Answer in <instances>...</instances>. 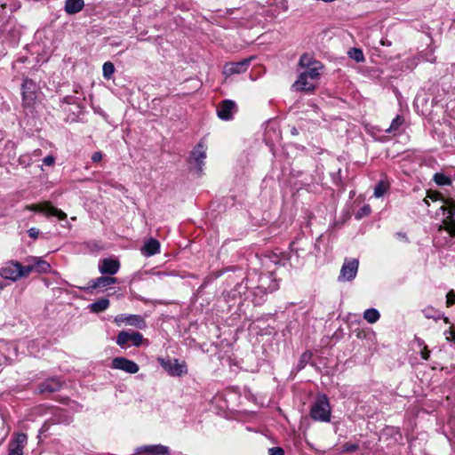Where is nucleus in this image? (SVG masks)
Listing matches in <instances>:
<instances>
[{
  "label": "nucleus",
  "mask_w": 455,
  "mask_h": 455,
  "mask_svg": "<svg viewBox=\"0 0 455 455\" xmlns=\"http://www.w3.org/2000/svg\"><path fill=\"white\" fill-rule=\"evenodd\" d=\"M22 107L30 112L36 108L40 101V89L35 81L29 78L24 79L21 84Z\"/></svg>",
  "instance_id": "obj_1"
},
{
  "label": "nucleus",
  "mask_w": 455,
  "mask_h": 455,
  "mask_svg": "<svg viewBox=\"0 0 455 455\" xmlns=\"http://www.w3.org/2000/svg\"><path fill=\"white\" fill-rule=\"evenodd\" d=\"M31 273V268L21 265L18 261H9L2 267L0 275L4 279L16 281L21 277H26Z\"/></svg>",
  "instance_id": "obj_2"
},
{
  "label": "nucleus",
  "mask_w": 455,
  "mask_h": 455,
  "mask_svg": "<svg viewBox=\"0 0 455 455\" xmlns=\"http://www.w3.org/2000/svg\"><path fill=\"white\" fill-rule=\"evenodd\" d=\"M440 210L443 211V219L441 229H445L451 236H455V200L449 198L445 200Z\"/></svg>",
  "instance_id": "obj_3"
},
{
  "label": "nucleus",
  "mask_w": 455,
  "mask_h": 455,
  "mask_svg": "<svg viewBox=\"0 0 455 455\" xmlns=\"http://www.w3.org/2000/svg\"><path fill=\"white\" fill-rule=\"evenodd\" d=\"M310 415L313 419L323 422L330 421L331 407L326 395L317 398L311 407Z\"/></svg>",
  "instance_id": "obj_4"
},
{
  "label": "nucleus",
  "mask_w": 455,
  "mask_h": 455,
  "mask_svg": "<svg viewBox=\"0 0 455 455\" xmlns=\"http://www.w3.org/2000/svg\"><path fill=\"white\" fill-rule=\"evenodd\" d=\"M258 284L255 286L253 293L260 291L263 294L273 292L278 289V284L275 282L272 273L262 274L258 276Z\"/></svg>",
  "instance_id": "obj_5"
},
{
  "label": "nucleus",
  "mask_w": 455,
  "mask_h": 455,
  "mask_svg": "<svg viewBox=\"0 0 455 455\" xmlns=\"http://www.w3.org/2000/svg\"><path fill=\"white\" fill-rule=\"evenodd\" d=\"M206 158V148L202 142L198 143L197 146L193 149L189 157V164L194 166L200 175L203 172L204 165V159Z\"/></svg>",
  "instance_id": "obj_6"
},
{
  "label": "nucleus",
  "mask_w": 455,
  "mask_h": 455,
  "mask_svg": "<svg viewBox=\"0 0 455 455\" xmlns=\"http://www.w3.org/2000/svg\"><path fill=\"white\" fill-rule=\"evenodd\" d=\"M142 341L143 336L138 331L129 332L122 331L116 337V344L121 347H125L128 342H132L135 347H140L142 344Z\"/></svg>",
  "instance_id": "obj_7"
},
{
  "label": "nucleus",
  "mask_w": 455,
  "mask_h": 455,
  "mask_svg": "<svg viewBox=\"0 0 455 455\" xmlns=\"http://www.w3.org/2000/svg\"><path fill=\"white\" fill-rule=\"evenodd\" d=\"M27 443L28 435L26 434H16L9 443L7 455H23V449Z\"/></svg>",
  "instance_id": "obj_8"
},
{
  "label": "nucleus",
  "mask_w": 455,
  "mask_h": 455,
  "mask_svg": "<svg viewBox=\"0 0 455 455\" xmlns=\"http://www.w3.org/2000/svg\"><path fill=\"white\" fill-rule=\"evenodd\" d=\"M359 262L355 259H346L343 263L339 280L351 281L353 280L357 273Z\"/></svg>",
  "instance_id": "obj_9"
},
{
  "label": "nucleus",
  "mask_w": 455,
  "mask_h": 455,
  "mask_svg": "<svg viewBox=\"0 0 455 455\" xmlns=\"http://www.w3.org/2000/svg\"><path fill=\"white\" fill-rule=\"evenodd\" d=\"M161 365L171 376L180 377L188 371L186 364L180 363L177 359L161 360Z\"/></svg>",
  "instance_id": "obj_10"
},
{
  "label": "nucleus",
  "mask_w": 455,
  "mask_h": 455,
  "mask_svg": "<svg viewBox=\"0 0 455 455\" xmlns=\"http://www.w3.org/2000/svg\"><path fill=\"white\" fill-rule=\"evenodd\" d=\"M253 59H254V57H250V58L243 59L238 62L227 63L224 66V69H223L224 75L232 76L235 74L244 73L248 69L250 63H251V60H253Z\"/></svg>",
  "instance_id": "obj_11"
},
{
  "label": "nucleus",
  "mask_w": 455,
  "mask_h": 455,
  "mask_svg": "<svg viewBox=\"0 0 455 455\" xmlns=\"http://www.w3.org/2000/svg\"><path fill=\"white\" fill-rule=\"evenodd\" d=\"M112 368L121 370L124 372L134 374L140 370L139 365L130 359L125 357H116L112 361Z\"/></svg>",
  "instance_id": "obj_12"
},
{
  "label": "nucleus",
  "mask_w": 455,
  "mask_h": 455,
  "mask_svg": "<svg viewBox=\"0 0 455 455\" xmlns=\"http://www.w3.org/2000/svg\"><path fill=\"white\" fill-rule=\"evenodd\" d=\"M32 211L40 212L45 214L46 216H55L60 220H64L67 219V214L61 210L54 207L50 203H44L40 204H34L30 207Z\"/></svg>",
  "instance_id": "obj_13"
},
{
  "label": "nucleus",
  "mask_w": 455,
  "mask_h": 455,
  "mask_svg": "<svg viewBox=\"0 0 455 455\" xmlns=\"http://www.w3.org/2000/svg\"><path fill=\"white\" fill-rule=\"evenodd\" d=\"M236 111V105L231 100H223L218 109V116L222 120H230L233 118V114Z\"/></svg>",
  "instance_id": "obj_14"
},
{
  "label": "nucleus",
  "mask_w": 455,
  "mask_h": 455,
  "mask_svg": "<svg viewBox=\"0 0 455 455\" xmlns=\"http://www.w3.org/2000/svg\"><path fill=\"white\" fill-rule=\"evenodd\" d=\"M62 387V382L57 378L47 379L38 386L40 394H51L59 391Z\"/></svg>",
  "instance_id": "obj_15"
},
{
  "label": "nucleus",
  "mask_w": 455,
  "mask_h": 455,
  "mask_svg": "<svg viewBox=\"0 0 455 455\" xmlns=\"http://www.w3.org/2000/svg\"><path fill=\"white\" fill-rule=\"evenodd\" d=\"M26 262L28 263L26 267H29L31 272L47 273L51 269V266L48 262L37 257H29L26 259Z\"/></svg>",
  "instance_id": "obj_16"
},
{
  "label": "nucleus",
  "mask_w": 455,
  "mask_h": 455,
  "mask_svg": "<svg viewBox=\"0 0 455 455\" xmlns=\"http://www.w3.org/2000/svg\"><path fill=\"white\" fill-rule=\"evenodd\" d=\"M120 268V263L117 259H104L99 265V270L103 275H115Z\"/></svg>",
  "instance_id": "obj_17"
},
{
  "label": "nucleus",
  "mask_w": 455,
  "mask_h": 455,
  "mask_svg": "<svg viewBox=\"0 0 455 455\" xmlns=\"http://www.w3.org/2000/svg\"><path fill=\"white\" fill-rule=\"evenodd\" d=\"M147 452L148 455H167L170 450L162 444L144 445L137 449V453Z\"/></svg>",
  "instance_id": "obj_18"
},
{
  "label": "nucleus",
  "mask_w": 455,
  "mask_h": 455,
  "mask_svg": "<svg viewBox=\"0 0 455 455\" xmlns=\"http://www.w3.org/2000/svg\"><path fill=\"white\" fill-rule=\"evenodd\" d=\"M160 243L155 239H148L140 249L141 254L145 257H151L160 252Z\"/></svg>",
  "instance_id": "obj_19"
},
{
  "label": "nucleus",
  "mask_w": 455,
  "mask_h": 455,
  "mask_svg": "<svg viewBox=\"0 0 455 455\" xmlns=\"http://www.w3.org/2000/svg\"><path fill=\"white\" fill-rule=\"evenodd\" d=\"M116 283H117V279L116 277L100 276V277L92 279L91 281V285L89 287H87V288L81 287L80 289L87 291L90 289H96V288H100V287H108V286H110Z\"/></svg>",
  "instance_id": "obj_20"
},
{
  "label": "nucleus",
  "mask_w": 455,
  "mask_h": 455,
  "mask_svg": "<svg viewBox=\"0 0 455 455\" xmlns=\"http://www.w3.org/2000/svg\"><path fill=\"white\" fill-rule=\"evenodd\" d=\"M315 86L316 84L315 82L309 80L302 74L299 76L297 81L293 84V87H295L296 90L303 92H312L315 90Z\"/></svg>",
  "instance_id": "obj_21"
},
{
  "label": "nucleus",
  "mask_w": 455,
  "mask_h": 455,
  "mask_svg": "<svg viewBox=\"0 0 455 455\" xmlns=\"http://www.w3.org/2000/svg\"><path fill=\"white\" fill-rule=\"evenodd\" d=\"M84 6V0H66L64 9L68 14L73 15L82 11Z\"/></svg>",
  "instance_id": "obj_22"
},
{
  "label": "nucleus",
  "mask_w": 455,
  "mask_h": 455,
  "mask_svg": "<svg viewBox=\"0 0 455 455\" xmlns=\"http://www.w3.org/2000/svg\"><path fill=\"white\" fill-rule=\"evenodd\" d=\"M252 279H248L246 283V288L249 290V293L252 296V301L255 305H260L264 302V297L267 294H263L260 291H258L257 293H253L255 286L252 283Z\"/></svg>",
  "instance_id": "obj_23"
},
{
  "label": "nucleus",
  "mask_w": 455,
  "mask_h": 455,
  "mask_svg": "<svg viewBox=\"0 0 455 455\" xmlns=\"http://www.w3.org/2000/svg\"><path fill=\"white\" fill-rule=\"evenodd\" d=\"M323 68L321 63H315L313 67L307 68V69L301 74L313 82H316L320 76L319 70Z\"/></svg>",
  "instance_id": "obj_24"
},
{
  "label": "nucleus",
  "mask_w": 455,
  "mask_h": 455,
  "mask_svg": "<svg viewBox=\"0 0 455 455\" xmlns=\"http://www.w3.org/2000/svg\"><path fill=\"white\" fill-rule=\"evenodd\" d=\"M126 324L134 326L138 329L146 328L147 324L143 317L140 315H128Z\"/></svg>",
  "instance_id": "obj_25"
},
{
  "label": "nucleus",
  "mask_w": 455,
  "mask_h": 455,
  "mask_svg": "<svg viewBox=\"0 0 455 455\" xmlns=\"http://www.w3.org/2000/svg\"><path fill=\"white\" fill-rule=\"evenodd\" d=\"M109 307V299L101 298L89 306V308L93 313H100L105 311Z\"/></svg>",
  "instance_id": "obj_26"
},
{
  "label": "nucleus",
  "mask_w": 455,
  "mask_h": 455,
  "mask_svg": "<svg viewBox=\"0 0 455 455\" xmlns=\"http://www.w3.org/2000/svg\"><path fill=\"white\" fill-rule=\"evenodd\" d=\"M380 317L379 312L375 308L366 309L363 313V318L370 323H376Z\"/></svg>",
  "instance_id": "obj_27"
},
{
  "label": "nucleus",
  "mask_w": 455,
  "mask_h": 455,
  "mask_svg": "<svg viewBox=\"0 0 455 455\" xmlns=\"http://www.w3.org/2000/svg\"><path fill=\"white\" fill-rule=\"evenodd\" d=\"M433 180L438 186H448L451 184V178L440 172L435 173Z\"/></svg>",
  "instance_id": "obj_28"
},
{
  "label": "nucleus",
  "mask_w": 455,
  "mask_h": 455,
  "mask_svg": "<svg viewBox=\"0 0 455 455\" xmlns=\"http://www.w3.org/2000/svg\"><path fill=\"white\" fill-rule=\"evenodd\" d=\"M315 63H319L318 61L315 60L310 55L308 54H303L299 60V65L301 67V68H310V67H313L314 64Z\"/></svg>",
  "instance_id": "obj_29"
},
{
  "label": "nucleus",
  "mask_w": 455,
  "mask_h": 455,
  "mask_svg": "<svg viewBox=\"0 0 455 455\" xmlns=\"http://www.w3.org/2000/svg\"><path fill=\"white\" fill-rule=\"evenodd\" d=\"M403 122V117H402L401 116H396V117L393 119L390 126L386 130V132L391 133L398 131V129L401 127Z\"/></svg>",
  "instance_id": "obj_30"
},
{
  "label": "nucleus",
  "mask_w": 455,
  "mask_h": 455,
  "mask_svg": "<svg viewBox=\"0 0 455 455\" xmlns=\"http://www.w3.org/2000/svg\"><path fill=\"white\" fill-rule=\"evenodd\" d=\"M348 56L355 60L356 62H363L364 60L363 51L358 48L350 49L348 51Z\"/></svg>",
  "instance_id": "obj_31"
},
{
  "label": "nucleus",
  "mask_w": 455,
  "mask_h": 455,
  "mask_svg": "<svg viewBox=\"0 0 455 455\" xmlns=\"http://www.w3.org/2000/svg\"><path fill=\"white\" fill-rule=\"evenodd\" d=\"M102 72H103V76L106 79L111 78V76H113L114 72H115L114 64L110 61L105 62L102 67Z\"/></svg>",
  "instance_id": "obj_32"
},
{
  "label": "nucleus",
  "mask_w": 455,
  "mask_h": 455,
  "mask_svg": "<svg viewBox=\"0 0 455 455\" xmlns=\"http://www.w3.org/2000/svg\"><path fill=\"white\" fill-rule=\"evenodd\" d=\"M312 357L311 352H305L300 355L299 363H298V370L300 371L305 368V366L307 364V363L310 361Z\"/></svg>",
  "instance_id": "obj_33"
},
{
  "label": "nucleus",
  "mask_w": 455,
  "mask_h": 455,
  "mask_svg": "<svg viewBox=\"0 0 455 455\" xmlns=\"http://www.w3.org/2000/svg\"><path fill=\"white\" fill-rule=\"evenodd\" d=\"M359 449V445L357 443H346L342 445L340 454L344 453H353Z\"/></svg>",
  "instance_id": "obj_34"
},
{
  "label": "nucleus",
  "mask_w": 455,
  "mask_h": 455,
  "mask_svg": "<svg viewBox=\"0 0 455 455\" xmlns=\"http://www.w3.org/2000/svg\"><path fill=\"white\" fill-rule=\"evenodd\" d=\"M80 101H81L80 97L71 96V95L66 96L62 100V102L67 103V104H76V105H77L78 108H80L79 107Z\"/></svg>",
  "instance_id": "obj_35"
},
{
  "label": "nucleus",
  "mask_w": 455,
  "mask_h": 455,
  "mask_svg": "<svg viewBox=\"0 0 455 455\" xmlns=\"http://www.w3.org/2000/svg\"><path fill=\"white\" fill-rule=\"evenodd\" d=\"M387 186L383 182H379L374 188V196L376 197H380L386 192Z\"/></svg>",
  "instance_id": "obj_36"
},
{
  "label": "nucleus",
  "mask_w": 455,
  "mask_h": 455,
  "mask_svg": "<svg viewBox=\"0 0 455 455\" xmlns=\"http://www.w3.org/2000/svg\"><path fill=\"white\" fill-rule=\"evenodd\" d=\"M418 343H419V347L423 346V349L421 351V357H422V359L428 360L429 359L430 351L427 349V347L426 345H424V342L421 339H418Z\"/></svg>",
  "instance_id": "obj_37"
},
{
  "label": "nucleus",
  "mask_w": 455,
  "mask_h": 455,
  "mask_svg": "<svg viewBox=\"0 0 455 455\" xmlns=\"http://www.w3.org/2000/svg\"><path fill=\"white\" fill-rule=\"evenodd\" d=\"M447 307H451V305L455 304V292L453 291H450L447 293Z\"/></svg>",
  "instance_id": "obj_38"
},
{
  "label": "nucleus",
  "mask_w": 455,
  "mask_h": 455,
  "mask_svg": "<svg viewBox=\"0 0 455 455\" xmlns=\"http://www.w3.org/2000/svg\"><path fill=\"white\" fill-rule=\"evenodd\" d=\"M268 455H284V451L281 447H273L268 450Z\"/></svg>",
  "instance_id": "obj_39"
},
{
  "label": "nucleus",
  "mask_w": 455,
  "mask_h": 455,
  "mask_svg": "<svg viewBox=\"0 0 455 455\" xmlns=\"http://www.w3.org/2000/svg\"><path fill=\"white\" fill-rule=\"evenodd\" d=\"M424 315L427 318H435L436 311L433 307L424 309Z\"/></svg>",
  "instance_id": "obj_40"
},
{
  "label": "nucleus",
  "mask_w": 455,
  "mask_h": 455,
  "mask_svg": "<svg viewBox=\"0 0 455 455\" xmlns=\"http://www.w3.org/2000/svg\"><path fill=\"white\" fill-rule=\"evenodd\" d=\"M444 334L446 335V339L451 340V339L455 343V330L453 327H451L450 330L445 331Z\"/></svg>",
  "instance_id": "obj_41"
},
{
  "label": "nucleus",
  "mask_w": 455,
  "mask_h": 455,
  "mask_svg": "<svg viewBox=\"0 0 455 455\" xmlns=\"http://www.w3.org/2000/svg\"><path fill=\"white\" fill-rule=\"evenodd\" d=\"M28 233L31 238L36 239L40 234V230L36 228H31L28 229Z\"/></svg>",
  "instance_id": "obj_42"
},
{
  "label": "nucleus",
  "mask_w": 455,
  "mask_h": 455,
  "mask_svg": "<svg viewBox=\"0 0 455 455\" xmlns=\"http://www.w3.org/2000/svg\"><path fill=\"white\" fill-rule=\"evenodd\" d=\"M127 316L128 315H124V314H121V315H118L116 318H115V322L117 323V324H120L122 323H127Z\"/></svg>",
  "instance_id": "obj_43"
},
{
  "label": "nucleus",
  "mask_w": 455,
  "mask_h": 455,
  "mask_svg": "<svg viewBox=\"0 0 455 455\" xmlns=\"http://www.w3.org/2000/svg\"><path fill=\"white\" fill-rule=\"evenodd\" d=\"M102 159V153L98 151V152H94L92 156V161L93 163H99L100 162Z\"/></svg>",
  "instance_id": "obj_44"
},
{
  "label": "nucleus",
  "mask_w": 455,
  "mask_h": 455,
  "mask_svg": "<svg viewBox=\"0 0 455 455\" xmlns=\"http://www.w3.org/2000/svg\"><path fill=\"white\" fill-rule=\"evenodd\" d=\"M55 162V159L52 156H47L43 159V163L47 166H52Z\"/></svg>",
  "instance_id": "obj_45"
},
{
  "label": "nucleus",
  "mask_w": 455,
  "mask_h": 455,
  "mask_svg": "<svg viewBox=\"0 0 455 455\" xmlns=\"http://www.w3.org/2000/svg\"><path fill=\"white\" fill-rule=\"evenodd\" d=\"M395 236L400 239V240H403L404 242H408V238H407V235L406 234L404 233H402V232H397L395 233Z\"/></svg>",
  "instance_id": "obj_46"
},
{
  "label": "nucleus",
  "mask_w": 455,
  "mask_h": 455,
  "mask_svg": "<svg viewBox=\"0 0 455 455\" xmlns=\"http://www.w3.org/2000/svg\"><path fill=\"white\" fill-rule=\"evenodd\" d=\"M362 212L365 215L369 214L370 212H371V209L369 206H363L362 209H361Z\"/></svg>",
  "instance_id": "obj_47"
},
{
  "label": "nucleus",
  "mask_w": 455,
  "mask_h": 455,
  "mask_svg": "<svg viewBox=\"0 0 455 455\" xmlns=\"http://www.w3.org/2000/svg\"><path fill=\"white\" fill-rule=\"evenodd\" d=\"M381 44L390 46L391 45V42H389L387 40V41L381 40Z\"/></svg>",
  "instance_id": "obj_48"
},
{
  "label": "nucleus",
  "mask_w": 455,
  "mask_h": 455,
  "mask_svg": "<svg viewBox=\"0 0 455 455\" xmlns=\"http://www.w3.org/2000/svg\"><path fill=\"white\" fill-rule=\"evenodd\" d=\"M291 134H293V135H297V134H298V130H297L295 127H293V128L291 130Z\"/></svg>",
  "instance_id": "obj_49"
},
{
  "label": "nucleus",
  "mask_w": 455,
  "mask_h": 455,
  "mask_svg": "<svg viewBox=\"0 0 455 455\" xmlns=\"http://www.w3.org/2000/svg\"><path fill=\"white\" fill-rule=\"evenodd\" d=\"M444 322L449 323V319L447 317H444Z\"/></svg>",
  "instance_id": "obj_50"
},
{
  "label": "nucleus",
  "mask_w": 455,
  "mask_h": 455,
  "mask_svg": "<svg viewBox=\"0 0 455 455\" xmlns=\"http://www.w3.org/2000/svg\"><path fill=\"white\" fill-rule=\"evenodd\" d=\"M25 163V160H20V164Z\"/></svg>",
  "instance_id": "obj_51"
},
{
  "label": "nucleus",
  "mask_w": 455,
  "mask_h": 455,
  "mask_svg": "<svg viewBox=\"0 0 455 455\" xmlns=\"http://www.w3.org/2000/svg\"><path fill=\"white\" fill-rule=\"evenodd\" d=\"M25 163V160H20V164Z\"/></svg>",
  "instance_id": "obj_52"
}]
</instances>
